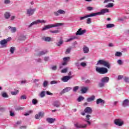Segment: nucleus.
<instances>
[{"mask_svg":"<svg viewBox=\"0 0 129 129\" xmlns=\"http://www.w3.org/2000/svg\"><path fill=\"white\" fill-rule=\"evenodd\" d=\"M15 50H16V47L12 46L10 48V53H11V54H14V53L15 52Z\"/></svg>","mask_w":129,"mask_h":129,"instance_id":"obj_40","label":"nucleus"},{"mask_svg":"<svg viewBox=\"0 0 129 129\" xmlns=\"http://www.w3.org/2000/svg\"><path fill=\"white\" fill-rule=\"evenodd\" d=\"M65 14H66V11L62 9H59L57 11L53 12V15L55 17H59L60 15H65Z\"/></svg>","mask_w":129,"mask_h":129,"instance_id":"obj_7","label":"nucleus"},{"mask_svg":"<svg viewBox=\"0 0 129 129\" xmlns=\"http://www.w3.org/2000/svg\"><path fill=\"white\" fill-rule=\"evenodd\" d=\"M72 78V76H66L61 78V81L63 82H68L69 80H70Z\"/></svg>","mask_w":129,"mask_h":129,"instance_id":"obj_16","label":"nucleus"},{"mask_svg":"<svg viewBox=\"0 0 129 129\" xmlns=\"http://www.w3.org/2000/svg\"><path fill=\"white\" fill-rule=\"evenodd\" d=\"M63 39L61 38L59 40V41L56 43V46H57V47H60L61 45L63 44Z\"/></svg>","mask_w":129,"mask_h":129,"instance_id":"obj_31","label":"nucleus"},{"mask_svg":"<svg viewBox=\"0 0 129 129\" xmlns=\"http://www.w3.org/2000/svg\"><path fill=\"white\" fill-rule=\"evenodd\" d=\"M107 29H110L111 28H113L114 27V24H108L106 25Z\"/></svg>","mask_w":129,"mask_h":129,"instance_id":"obj_36","label":"nucleus"},{"mask_svg":"<svg viewBox=\"0 0 129 129\" xmlns=\"http://www.w3.org/2000/svg\"><path fill=\"white\" fill-rule=\"evenodd\" d=\"M122 79V76L121 75H119L118 76V80H120L121 79Z\"/></svg>","mask_w":129,"mask_h":129,"instance_id":"obj_64","label":"nucleus"},{"mask_svg":"<svg viewBox=\"0 0 129 129\" xmlns=\"http://www.w3.org/2000/svg\"><path fill=\"white\" fill-rule=\"evenodd\" d=\"M67 71H68V68H66L65 69H63L61 71V73H67Z\"/></svg>","mask_w":129,"mask_h":129,"instance_id":"obj_47","label":"nucleus"},{"mask_svg":"<svg viewBox=\"0 0 129 129\" xmlns=\"http://www.w3.org/2000/svg\"><path fill=\"white\" fill-rule=\"evenodd\" d=\"M78 89H79V87L78 86L74 87L73 89L74 92H76L78 90Z\"/></svg>","mask_w":129,"mask_h":129,"instance_id":"obj_50","label":"nucleus"},{"mask_svg":"<svg viewBox=\"0 0 129 129\" xmlns=\"http://www.w3.org/2000/svg\"><path fill=\"white\" fill-rule=\"evenodd\" d=\"M52 39L50 37H46L44 38V41L45 42H51Z\"/></svg>","mask_w":129,"mask_h":129,"instance_id":"obj_41","label":"nucleus"},{"mask_svg":"<svg viewBox=\"0 0 129 129\" xmlns=\"http://www.w3.org/2000/svg\"><path fill=\"white\" fill-rule=\"evenodd\" d=\"M117 63L119 64V65H122V60H121V59H119L117 61Z\"/></svg>","mask_w":129,"mask_h":129,"instance_id":"obj_52","label":"nucleus"},{"mask_svg":"<svg viewBox=\"0 0 129 129\" xmlns=\"http://www.w3.org/2000/svg\"><path fill=\"white\" fill-rule=\"evenodd\" d=\"M88 90V87H83L81 90L82 93H86Z\"/></svg>","mask_w":129,"mask_h":129,"instance_id":"obj_27","label":"nucleus"},{"mask_svg":"<svg viewBox=\"0 0 129 129\" xmlns=\"http://www.w3.org/2000/svg\"><path fill=\"white\" fill-rule=\"evenodd\" d=\"M76 39H77V37L76 36H71L70 38L68 39L66 42H71V41H73V40H75Z\"/></svg>","mask_w":129,"mask_h":129,"instance_id":"obj_34","label":"nucleus"},{"mask_svg":"<svg viewBox=\"0 0 129 129\" xmlns=\"http://www.w3.org/2000/svg\"><path fill=\"white\" fill-rule=\"evenodd\" d=\"M50 33H51V34H58V33H59V31L58 30H51L50 31Z\"/></svg>","mask_w":129,"mask_h":129,"instance_id":"obj_46","label":"nucleus"},{"mask_svg":"<svg viewBox=\"0 0 129 129\" xmlns=\"http://www.w3.org/2000/svg\"><path fill=\"white\" fill-rule=\"evenodd\" d=\"M36 22L37 23V25H38V24H46L47 23L46 20L40 19L36 20Z\"/></svg>","mask_w":129,"mask_h":129,"instance_id":"obj_29","label":"nucleus"},{"mask_svg":"<svg viewBox=\"0 0 129 129\" xmlns=\"http://www.w3.org/2000/svg\"><path fill=\"white\" fill-rule=\"evenodd\" d=\"M84 111L86 113L91 114L92 113V109L89 107H87L85 109Z\"/></svg>","mask_w":129,"mask_h":129,"instance_id":"obj_18","label":"nucleus"},{"mask_svg":"<svg viewBox=\"0 0 129 129\" xmlns=\"http://www.w3.org/2000/svg\"><path fill=\"white\" fill-rule=\"evenodd\" d=\"M45 54H47V50H42L39 52L38 56H43V55H45Z\"/></svg>","mask_w":129,"mask_h":129,"instance_id":"obj_30","label":"nucleus"},{"mask_svg":"<svg viewBox=\"0 0 129 129\" xmlns=\"http://www.w3.org/2000/svg\"><path fill=\"white\" fill-rule=\"evenodd\" d=\"M26 39H27V37L26 36V35H25L24 34L21 35L19 38V40L20 41H25V40H26Z\"/></svg>","mask_w":129,"mask_h":129,"instance_id":"obj_24","label":"nucleus"},{"mask_svg":"<svg viewBox=\"0 0 129 129\" xmlns=\"http://www.w3.org/2000/svg\"><path fill=\"white\" fill-rule=\"evenodd\" d=\"M53 105L55 107H60L61 106V103L59 101H55L53 102Z\"/></svg>","mask_w":129,"mask_h":129,"instance_id":"obj_22","label":"nucleus"},{"mask_svg":"<svg viewBox=\"0 0 129 129\" xmlns=\"http://www.w3.org/2000/svg\"><path fill=\"white\" fill-rule=\"evenodd\" d=\"M86 33V30H82V28H80L76 32V36H82Z\"/></svg>","mask_w":129,"mask_h":129,"instance_id":"obj_10","label":"nucleus"},{"mask_svg":"<svg viewBox=\"0 0 129 129\" xmlns=\"http://www.w3.org/2000/svg\"><path fill=\"white\" fill-rule=\"evenodd\" d=\"M51 69H52V70H53V71L56 70V69H57V67L55 66H52V67H51Z\"/></svg>","mask_w":129,"mask_h":129,"instance_id":"obj_61","label":"nucleus"},{"mask_svg":"<svg viewBox=\"0 0 129 129\" xmlns=\"http://www.w3.org/2000/svg\"><path fill=\"white\" fill-rule=\"evenodd\" d=\"M44 112H39L38 114L35 115V119H41L44 116Z\"/></svg>","mask_w":129,"mask_h":129,"instance_id":"obj_13","label":"nucleus"},{"mask_svg":"<svg viewBox=\"0 0 129 129\" xmlns=\"http://www.w3.org/2000/svg\"><path fill=\"white\" fill-rule=\"evenodd\" d=\"M32 103L34 105H36V104H38V100H37L36 99H32Z\"/></svg>","mask_w":129,"mask_h":129,"instance_id":"obj_45","label":"nucleus"},{"mask_svg":"<svg viewBox=\"0 0 129 129\" xmlns=\"http://www.w3.org/2000/svg\"><path fill=\"white\" fill-rule=\"evenodd\" d=\"M2 97H4V98H8L9 97V95L6 92H3L2 93Z\"/></svg>","mask_w":129,"mask_h":129,"instance_id":"obj_38","label":"nucleus"},{"mask_svg":"<svg viewBox=\"0 0 129 129\" xmlns=\"http://www.w3.org/2000/svg\"><path fill=\"white\" fill-rule=\"evenodd\" d=\"M4 4L5 5H9L11 4V1L10 0H4Z\"/></svg>","mask_w":129,"mask_h":129,"instance_id":"obj_49","label":"nucleus"},{"mask_svg":"<svg viewBox=\"0 0 129 129\" xmlns=\"http://www.w3.org/2000/svg\"><path fill=\"white\" fill-rule=\"evenodd\" d=\"M124 81L125 82H126V83H128V82H129V78H128V77H125L124 78Z\"/></svg>","mask_w":129,"mask_h":129,"instance_id":"obj_51","label":"nucleus"},{"mask_svg":"<svg viewBox=\"0 0 129 129\" xmlns=\"http://www.w3.org/2000/svg\"><path fill=\"white\" fill-rule=\"evenodd\" d=\"M81 66H82V67H86V66H87L86 63L83 62H81L80 63Z\"/></svg>","mask_w":129,"mask_h":129,"instance_id":"obj_54","label":"nucleus"},{"mask_svg":"<svg viewBox=\"0 0 129 129\" xmlns=\"http://www.w3.org/2000/svg\"><path fill=\"white\" fill-rule=\"evenodd\" d=\"M35 25H38V23L37 22V20L35 21H33L30 24L28 25V28H32V27H33V26H35Z\"/></svg>","mask_w":129,"mask_h":129,"instance_id":"obj_32","label":"nucleus"},{"mask_svg":"<svg viewBox=\"0 0 129 129\" xmlns=\"http://www.w3.org/2000/svg\"><path fill=\"white\" fill-rule=\"evenodd\" d=\"M46 96V91H41L40 94H39V96L41 97V98H43L45 97Z\"/></svg>","mask_w":129,"mask_h":129,"instance_id":"obj_25","label":"nucleus"},{"mask_svg":"<svg viewBox=\"0 0 129 129\" xmlns=\"http://www.w3.org/2000/svg\"><path fill=\"white\" fill-rule=\"evenodd\" d=\"M71 50H72V47H68L66 51V54H70V52H71Z\"/></svg>","mask_w":129,"mask_h":129,"instance_id":"obj_39","label":"nucleus"},{"mask_svg":"<svg viewBox=\"0 0 129 129\" xmlns=\"http://www.w3.org/2000/svg\"><path fill=\"white\" fill-rule=\"evenodd\" d=\"M129 106V100L127 99H126L123 100L122 102V106L123 107H126V106Z\"/></svg>","mask_w":129,"mask_h":129,"instance_id":"obj_19","label":"nucleus"},{"mask_svg":"<svg viewBox=\"0 0 129 129\" xmlns=\"http://www.w3.org/2000/svg\"><path fill=\"white\" fill-rule=\"evenodd\" d=\"M61 26H63V23H56L54 24H49L44 26L42 29V31H46V30H49V29H51V28H56Z\"/></svg>","mask_w":129,"mask_h":129,"instance_id":"obj_1","label":"nucleus"},{"mask_svg":"<svg viewBox=\"0 0 129 129\" xmlns=\"http://www.w3.org/2000/svg\"><path fill=\"white\" fill-rule=\"evenodd\" d=\"M105 103V101L102 100V99H97L96 100V104H101V105H103Z\"/></svg>","mask_w":129,"mask_h":129,"instance_id":"obj_17","label":"nucleus"},{"mask_svg":"<svg viewBox=\"0 0 129 129\" xmlns=\"http://www.w3.org/2000/svg\"><path fill=\"white\" fill-rule=\"evenodd\" d=\"M86 24H91V18H88L87 19Z\"/></svg>","mask_w":129,"mask_h":129,"instance_id":"obj_53","label":"nucleus"},{"mask_svg":"<svg viewBox=\"0 0 129 129\" xmlns=\"http://www.w3.org/2000/svg\"><path fill=\"white\" fill-rule=\"evenodd\" d=\"M32 112H33V111L30 110L28 112L24 114V115H25V116H27L28 115H30V114H31V113H32Z\"/></svg>","mask_w":129,"mask_h":129,"instance_id":"obj_48","label":"nucleus"},{"mask_svg":"<svg viewBox=\"0 0 129 129\" xmlns=\"http://www.w3.org/2000/svg\"><path fill=\"white\" fill-rule=\"evenodd\" d=\"M87 10H88V11H91L93 10V7H88L87 8Z\"/></svg>","mask_w":129,"mask_h":129,"instance_id":"obj_56","label":"nucleus"},{"mask_svg":"<svg viewBox=\"0 0 129 129\" xmlns=\"http://www.w3.org/2000/svg\"><path fill=\"white\" fill-rule=\"evenodd\" d=\"M49 59V56H45L44 57V60L45 61V62H47Z\"/></svg>","mask_w":129,"mask_h":129,"instance_id":"obj_58","label":"nucleus"},{"mask_svg":"<svg viewBox=\"0 0 129 129\" xmlns=\"http://www.w3.org/2000/svg\"><path fill=\"white\" fill-rule=\"evenodd\" d=\"M113 7V3H109L108 5L105 6V8H112Z\"/></svg>","mask_w":129,"mask_h":129,"instance_id":"obj_43","label":"nucleus"},{"mask_svg":"<svg viewBox=\"0 0 129 129\" xmlns=\"http://www.w3.org/2000/svg\"><path fill=\"white\" fill-rule=\"evenodd\" d=\"M95 99V96H92L90 97H89L87 99V102H91V101H93Z\"/></svg>","mask_w":129,"mask_h":129,"instance_id":"obj_26","label":"nucleus"},{"mask_svg":"<svg viewBox=\"0 0 129 129\" xmlns=\"http://www.w3.org/2000/svg\"><path fill=\"white\" fill-rule=\"evenodd\" d=\"M4 17L7 20H8V19H10V18H11V13L8 12H6L4 14Z\"/></svg>","mask_w":129,"mask_h":129,"instance_id":"obj_28","label":"nucleus"},{"mask_svg":"<svg viewBox=\"0 0 129 129\" xmlns=\"http://www.w3.org/2000/svg\"><path fill=\"white\" fill-rule=\"evenodd\" d=\"M84 53H87L89 52V48L86 46H84L83 49Z\"/></svg>","mask_w":129,"mask_h":129,"instance_id":"obj_33","label":"nucleus"},{"mask_svg":"<svg viewBox=\"0 0 129 129\" xmlns=\"http://www.w3.org/2000/svg\"><path fill=\"white\" fill-rule=\"evenodd\" d=\"M96 72H98V73H100V74H106V73L108 72V70L106 68L97 67L96 68Z\"/></svg>","mask_w":129,"mask_h":129,"instance_id":"obj_4","label":"nucleus"},{"mask_svg":"<svg viewBox=\"0 0 129 129\" xmlns=\"http://www.w3.org/2000/svg\"><path fill=\"white\" fill-rule=\"evenodd\" d=\"M58 83V82L57 81H52L50 82V84L52 85L53 84H57Z\"/></svg>","mask_w":129,"mask_h":129,"instance_id":"obj_55","label":"nucleus"},{"mask_svg":"<svg viewBox=\"0 0 129 129\" xmlns=\"http://www.w3.org/2000/svg\"><path fill=\"white\" fill-rule=\"evenodd\" d=\"M48 83L49 82L47 81H44L43 84V87H47L48 86Z\"/></svg>","mask_w":129,"mask_h":129,"instance_id":"obj_44","label":"nucleus"},{"mask_svg":"<svg viewBox=\"0 0 129 129\" xmlns=\"http://www.w3.org/2000/svg\"><path fill=\"white\" fill-rule=\"evenodd\" d=\"M106 13H109V10L108 9H103L101 10L100 12L93 14L94 15V17H96V16H102L106 14Z\"/></svg>","mask_w":129,"mask_h":129,"instance_id":"obj_5","label":"nucleus"},{"mask_svg":"<svg viewBox=\"0 0 129 129\" xmlns=\"http://www.w3.org/2000/svg\"><path fill=\"white\" fill-rule=\"evenodd\" d=\"M47 95H53V93L50 92L49 91L46 92Z\"/></svg>","mask_w":129,"mask_h":129,"instance_id":"obj_59","label":"nucleus"},{"mask_svg":"<svg viewBox=\"0 0 129 129\" xmlns=\"http://www.w3.org/2000/svg\"><path fill=\"white\" fill-rule=\"evenodd\" d=\"M91 17H94L93 13H91L90 14L80 17V20L83 21V20H85L87 18H91Z\"/></svg>","mask_w":129,"mask_h":129,"instance_id":"obj_15","label":"nucleus"},{"mask_svg":"<svg viewBox=\"0 0 129 129\" xmlns=\"http://www.w3.org/2000/svg\"><path fill=\"white\" fill-rule=\"evenodd\" d=\"M10 116H15V113L12 111H10Z\"/></svg>","mask_w":129,"mask_h":129,"instance_id":"obj_60","label":"nucleus"},{"mask_svg":"<svg viewBox=\"0 0 129 129\" xmlns=\"http://www.w3.org/2000/svg\"><path fill=\"white\" fill-rule=\"evenodd\" d=\"M70 59H71L70 56L63 57L62 59L63 62L62 63V66H65V65L67 64L68 62L70 61Z\"/></svg>","mask_w":129,"mask_h":129,"instance_id":"obj_11","label":"nucleus"},{"mask_svg":"<svg viewBox=\"0 0 129 129\" xmlns=\"http://www.w3.org/2000/svg\"><path fill=\"white\" fill-rule=\"evenodd\" d=\"M114 122L116 125L118 126H121L123 124V121L121 119H115L114 121Z\"/></svg>","mask_w":129,"mask_h":129,"instance_id":"obj_9","label":"nucleus"},{"mask_svg":"<svg viewBox=\"0 0 129 129\" xmlns=\"http://www.w3.org/2000/svg\"><path fill=\"white\" fill-rule=\"evenodd\" d=\"M85 83H86L87 84H90V83H91V81L90 80H87L85 81Z\"/></svg>","mask_w":129,"mask_h":129,"instance_id":"obj_63","label":"nucleus"},{"mask_svg":"<svg viewBox=\"0 0 129 129\" xmlns=\"http://www.w3.org/2000/svg\"><path fill=\"white\" fill-rule=\"evenodd\" d=\"M115 56L116 57H121L122 53L119 51H116L115 53Z\"/></svg>","mask_w":129,"mask_h":129,"instance_id":"obj_35","label":"nucleus"},{"mask_svg":"<svg viewBox=\"0 0 129 129\" xmlns=\"http://www.w3.org/2000/svg\"><path fill=\"white\" fill-rule=\"evenodd\" d=\"M8 29L11 33H16L17 32V27L10 26L8 27Z\"/></svg>","mask_w":129,"mask_h":129,"instance_id":"obj_20","label":"nucleus"},{"mask_svg":"<svg viewBox=\"0 0 129 129\" xmlns=\"http://www.w3.org/2000/svg\"><path fill=\"white\" fill-rule=\"evenodd\" d=\"M84 99H85V98L83 97V96H80L77 99V101H78V102H81V101H83Z\"/></svg>","mask_w":129,"mask_h":129,"instance_id":"obj_37","label":"nucleus"},{"mask_svg":"<svg viewBox=\"0 0 129 129\" xmlns=\"http://www.w3.org/2000/svg\"><path fill=\"white\" fill-rule=\"evenodd\" d=\"M36 61L38 62L39 63H41V62H42V59L41 58L36 59Z\"/></svg>","mask_w":129,"mask_h":129,"instance_id":"obj_62","label":"nucleus"},{"mask_svg":"<svg viewBox=\"0 0 129 129\" xmlns=\"http://www.w3.org/2000/svg\"><path fill=\"white\" fill-rule=\"evenodd\" d=\"M90 117H91V116L90 115H87L86 116V119H85V121H86V122H87L88 124H91V122H90L89 121V119H90Z\"/></svg>","mask_w":129,"mask_h":129,"instance_id":"obj_23","label":"nucleus"},{"mask_svg":"<svg viewBox=\"0 0 129 129\" xmlns=\"http://www.w3.org/2000/svg\"><path fill=\"white\" fill-rule=\"evenodd\" d=\"M18 93H19V90H18L11 92L12 95H17Z\"/></svg>","mask_w":129,"mask_h":129,"instance_id":"obj_42","label":"nucleus"},{"mask_svg":"<svg viewBox=\"0 0 129 129\" xmlns=\"http://www.w3.org/2000/svg\"><path fill=\"white\" fill-rule=\"evenodd\" d=\"M11 40H12V38L10 37L6 39H3L0 41V45L3 47H7V44L8 42H10Z\"/></svg>","mask_w":129,"mask_h":129,"instance_id":"obj_6","label":"nucleus"},{"mask_svg":"<svg viewBox=\"0 0 129 129\" xmlns=\"http://www.w3.org/2000/svg\"><path fill=\"white\" fill-rule=\"evenodd\" d=\"M46 120L47 122H48V123H53L55 122L56 119L48 117L46 119Z\"/></svg>","mask_w":129,"mask_h":129,"instance_id":"obj_21","label":"nucleus"},{"mask_svg":"<svg viewBox=\"0 0 129 129\" xmlns=\"http://www.w3.org/2000/svg\"><path fill=\"white\" fill-rule=\"evenodd\" d=\"M108 81H109V78L108 77H104L101 79V82L98 83L99 87L100 88L104 87L105 83H108Z\"/></svg>","mask_w":129,"mask_h":129,"instance_id":"obj_2","label":"nucleus"},{"mask_svg":"<svg viewBox=\"0 0 129 129\" xmlns=\"http://www.w3.org/2000/svg\"><path fill=\"white\" fill-rule=\"evenodd\" d=\"M35 12H36V8H29L27 10L26 14L29 17H31V16H33L34 15V13H35Z\"/></svg>","mask_w":129,"mask_h":129,"instance_id":"obj_8","label":"nucleus"},{"mask_svg":"<svg viewBox=\"0 0 129 129\" xmlns=\"http://www.w3.org/2000/svg\"><path fill=\"white\" fill-rule=\"evenodd\" d=\"M75 126L77 127V128H85L87 126V124H80L79 123H76L75 124Z\"/></svg>","mask_w":129,"mask_h":129,"instance_id":"obj_12","label":"nucleus"},{"mask_svg":"<svg viewBox=\"0 0 129 129\" xmlns=\"http://www.w3.org/2000/svg\"><path fill=\"white\" fill-rule=\"evenodd\" d=\"M20 99H27V97L25 95H22L21 96Z\"/></svg>","mask_w":129,"mask_h":129,"instance_id":"obj_57","label":"nucleus"},{"mask_svg":"<svg viewBox=\"0 0 129 129\" xmlns=\"http://www.w3.org/2000/svg\"><path fill=\"white\" fill-rule=\"evenodd\" d=\"M96 65H103V66L107 67L108 69L110 68V64H109V62L102 59L99 60L97 62Z\"/></svg>","mask_w":129,"mask_h":129,"instance_id":"obj_3","label":"nucleus"},{"mask_svg":"<svg viewBox=\"0 0 129 129\" xmlns=\"http://www.w3.org/2000/svg\"><path fill=\"white\" fill-rule=\"evenodd\" d=\"M71 89H72V88H71L70 87H66L64 89H63L60 92V94H61V95H62L64 94V93H66V92H69V91H70V90H71Z\"/></svg>","mask_w":129,"mask_h":129,"instance_id":"obj_14","label":"nucleus"}]
</instances>
